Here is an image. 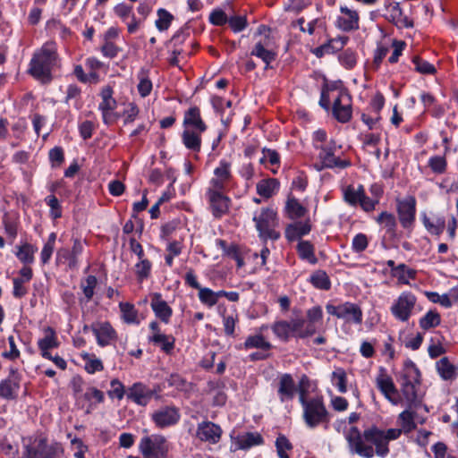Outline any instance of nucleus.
I'll list each match as a JSON object with an SVG mask.
<instances>
[{"label": "nucleus", "mask_w": 458, "mask_h": 458, "mask_svg": "<svg viewBox=\"0 0 458 458\" xmlns=\"http://www.w3.org/2000/svg\"><path fill=\"white\" fill-rule=\"evenodd\" d=\"M173 20L174 16L168 11L160 8L157 10L156 27L159 31H165L168 30Z\"/></svg>", "instance_id": "nucleus-51"}, {"label": "nucleus", "mask_w": 458, "mask_h": 458, "mask_svg": "<svg viewBox=\"0 0 458 458\" xmlns=\"http://www.w3.org/2000/svg\"><path fill=\"white\" fill-rule=\"evenodd\" d=\"M21 383V375L18 369L10 367L9 375L0 382V397L6 400L16 398Z\"/></svg>", "instance_id": "nucleus-21"}, {"label": "nucleus", "mask_w": 458, "mask_h": 458, "mask_svg": "<svg viewBox=\"0 0 458 458\" xmlns=\"http://www.w3.org/2000/svg\"><path fill=\"white\" fill-rule=\"evenodd\" d=\"M416 270L410 268L405 264L402 263L396 267L392 276L397 278L398 284H409L411 279L413 280L416 278Z\"/></svg>", "instance_id": "nucleus-41"}, {"label": "nucleus", "mask_w": 458, "mask_h": 458, "mask_svg": "<svg viewBox=\"0 0 458 458\" xmlns=\"http://www.w3.org/2000/svg\"><path fill=\"white\" fill-rule=\"evenodd\" d=\"M233 179L231 162L222 159L214 170L208 189L225 191Z\"/></svg>", "instance_id": "nucleus-17"}, {"label": "nucleus", "mask_w": 458, "mask_h": 458, "mask_svg": "<svg viewBox=\"0 0 458 458\" xmlns=\"http://www.w3.org/2000/svg\"><path fill=\"white\" fill-rule=\"evenodd\" d=\"M198 297L199 301L208 307H213L217 303L215 292L208 287H201L199 290Z\"/></svg>", "instance_id": "nucleus-53"}, {"label": "nucleus", "mask_w": 458, "mask_h": 458, "mask_svg": "<svg viewBox=\"0 0 458 458\" xmlns=\"http://www.w3.org/2000/svg\"><path fill=\"white\" fill-rule=\"evenodd\" d=\"M98 280L95 276H88L81 283V288L87 301H90L94 295V291L97 286Z\"/></svg>", "instance_id": "nucleus-60"}, {"label": "nucleus", "mask_w": 458, "mask_h": 458, "mask_svg": "<svg viewBox=\"0 0 458 458\" xmlns=\"http://www.w3.org/2000/svg\"><path fill=\"white\" fill-rule=\"evenodd\" d=\"M441 324V315L437 310H429L419 319L420 327L428 331Z\"/></svg>", "instance_id": "nucleus-36"}, {"label": "nucleus", "mask_w": 458, "mask_h": 458, "mask_svg": "<svg viewBox=\"0 0 458 458\" xmlns=\"http://www.w3.org/2000/svg\"><path fill=\"white\" fill-rule=\"evenodd\" d=\"M439 376L444 380H453L457 377V368L450 362L447 357L441 358L436 364Z\"/></svg>", "instance_id": "nucleus-34"}, {"label": "nucleus", "mask_w": 458, "mask_h": 458, "mask_svg": "<svg viewBox=\"0 0 458 458\" xmlns=\"http://www.w3.org/2000/svg\"><path fill=\"white\" fill-rule=\"evenodd\" d=\"M401 434V429L389 428L383 430L373 426L365 429V439L369 441L374 447V455L384 458L389 454V442L399 438Z\"/></svg>", "instance_id": "nucleus-8"}, {"label": "nucleus", "mask_w": 458, "mask_h": 458, "mask_svg": "<svg viewBox=\"0 0 458 458\" xmlns=\"http://www.w3.org/2000/svg\"><path fill=\"white\" fill-rule=\"evenodd\" d=\"M45 202L50 208V216L53 219H57L62 216V208L59 200L55 195H48L45 198Z\"/></svg>", "instance_id": "nucleus-59"}, {"label": "nucleus", "mask_w": 458, "mask_h": 458, "mask_svg": "<svg viewBox=\"0 0 458 458\" xmlns=\"http://www.w3.org/2000/svg\"><path fill=\"white\" fill-rule=\"evenodd\" d=\"M398 423L401 426L402 432L410 433L416 428L414 422V413L408 408L398 415Z\"/></svg>", "instance_id": "nucleus-43"}, {"label": "nucleus", "mask_w": 458, "mask_h": 458, "mask_svg": "<svg viewBox=\"0 0 458 458\" xmlns=\"http://www.w3.org/2000/svg\"><path fill=\"white\" fill-rule=\"evenodd\" d=\"M377 389L384 397L393 405L403 403L398 389L396 388L393 378L387 374L386 369L380 368L379 372L375 378Z\"/></svg>", "instance_id": "nucleus-13"}, {"label": "nucleus", "mask_w": 458, "mask_h": 458, "mask_svg": "<svg viewBox=\"0 0 458 458\" xmlns=\"http://www.w3.org/2000/svg\"><path fill=\"white\" fill-rule=\"evenodd\" d=\"M121 317L124 323L139 325L140 320L135 306L130 302H120Z\"/></svg>", "instance_id": "nucleus-37"}, {"label": "nucleus", "mask_w": 458, "mask_h": 458, "mask_svg": "<svg viewBox=\"0 0 458 458\" xmlns=\"http://www.w3.org/2000/svg\"><path fill=\"white\" fill-rule=\"evenodd\" d=\"M349 38L347 36H340L335 38H331L326 44H323L320 47L315 48L313 53L318 57H321L324 55L339 51L344 48Z\"/></svg>", "instance_id": "nucleus-31"}, {"label": "nucleus", "mask_w": 458, "mask_h": 458, "mask_svg": "<svg viewBox=\"0 0 458 458\" xmlns=\"http://www.w3.org/2000/svg\"><path fill=\"white\" fill-rule=\"evenodd\" d=\"M338 60L344 68L350 70L356 65L357 56L354 51L348 48L339 55Z\"/></svg>", "instance_id": "nucleus-58"}, {"label": "nucleus", "mask_w": 458, "mask_h": 458, "mask_svg": "<svg viewBox=\"0 0 458 458\" xmlns=\"http://www.w3.org/2000/svg\"><path fill=\"white\" fill-rule=\"evenodd\" d=\"M340 148V147H338ZM336 142L330 139L329 146L317 149L318 155L314 158L313 167L320 172L324 169H345L351 165V161L335 155Z\"/></svg>", "instance_id": "nucleus-7"}, {"label": "nucleus", "mask_w": 458, "mask_h": 458, "mask_svg": "<svg viewBox=\"0 0 458 458\" xmlns=\"http://www.w3.org/2000/svg\"><path fill=\"white\" fill-rule=\"evenodd\" d=\"M264 442L262 436L258 432H245L233 437L236 449L247 450Z\"/></svg>", "instance_id": "nucleus-28"}, {"label": "nucleus", "mask_w": 458, "mask_h": 458, "mask_svg": "<svg viewBox=\"0 0 458 458\" xmlns=\"http://www.w3.org/2000/svg\"><path fill=\"white\" fill-rule=\"evenodd\" d=\"M150 307L155 316L165 324H168L173 316V309L163 299L160 293H153L150 295Z\"/></svg>", "instance_id": "nucleus-26"}, {"label": "nucleus", "mask_w": 458, "mask_h": 458, "mask_svg": "<svg viewBox=\"0 0 458 458\" xmlns=\"http://www.w3.org/2000/svg\"><path fill=\"white\" fill-rule=\"evenodd\" d=\"M276 447L279 458H290L288 452L293 449V445L285 436L279 435L277 437Z\"/></svg>", "instance_id": "nucleus-50"}, {"label": "nucleus", "mask_w": 458, "mask_h": 458, "mask_svg": "<svg viewBox=\"0 0 458 458\" xmlns=\"http://www.w3.org/2000/svg\"><path fill=\"white\" fill-rule=\"evenodd\" d=\"M327 133L323 129L315 131L312 134V146L317 150L329 146Z\"/></svg>", "instance_id": "nucleus-55"}, {"label": "nucleus", "mask_w": 458, "mask_h": 458, "mask_svg": "<svg viewBox=\"0 0 458 458\" xmlns=\"http://www.w3.org/2000/svg\"><path fill=\"white\" fill-rule=\"evenodd\" d=\"M83 252V243L80 239H74L71 250L61 249L57 251V260L64 263L71 270L79 267V258Z\"/></svg>", "instance_id": "nucleus-22"}, {"label": "nucleus", "mask_w": 458, "mask_h": 458, "mask_svg": "<svg viewBox=\"0 0 458 458\" xmlns=\"http://www.w3.org/2000/svg\"><path fill=\"white\" fill-rule=\"evenodd\" d=\"M311 284L320 290H328L331 287V282L326 272L318 270L314 272L310 278Z\"/></svg>", "instance_id": "nucleus-48"}, {"label": "nucleus", "mask_w": 458, "mask_h": 458, "mask_svg": "<svg viewBox=\"0 0 458 458\" xmlns=\"http://www.w3.org/2000/svg\"><path fill=\"white\" fill-rule=\"evenodd\" d=\"M323 23L324 22L319 19H314L307 23L305 22L303 17L297 20V24L299 25L300 30L302 32H307L310 35L314 33L316 27H322Z\"/></svg>", "instance_id": "nucleus-62"}, {"label": "nucleus", "mask_w": 458, "mask_h": 458, "mask_svg": "<svg viewBox=\"0 0 458 458\" xmlns=\"http://www.w3.org/2000/svg\"><path fill=\"white\" fill-rule=\"evenodd\" d=\"M428 166L435 174H444L446 170L447 163L445 157L434 156L428 159Z\"/></svg>", "instance_id": "nucleus-56"}, {"label": "nucleus", "mask_w": 458, "mask_h": 458, "mask_svg": "<svg viewBox=\"0 0 458 458\" xmlns=\"http://www.w3.org/2000/svg\"><path fill=\"white\" fill-rule=\"evenodd\" d=\"M297 252L301 259L310 264H316L318 259L315 256V248L309 241H300L297 245Z\"/></svg>", "instance_id": "nucleus-42"}, {"label": "nucleus", "mask_w": 458, "mask_h": 458, "mask_svg": "<svg viewBox=\"0 0 458 458\" xmlns=\"http://www.w3.org/2000/svg\"><path fill=\"white\" fill-rule=\"evenodd\" d=\"M153 397L159 398L157 391L141 382L134 383L127 392V398L140 406L148 405Z\"/></svg>", "instance_id": "nucleus-20"}, {"label": "nucleus", "mask_w": 458, "mask_h": 458, "mask_svg": "<svg viewBox=\"0 0 458 458\" xmlns=\"http://www.w3.org/2000/svg\"><path fill=\"white\" fill-rule=\"evenodd\" d=\"M306 318H293L290 321H275L270 328L275 335L282 342H288L290 338L305 339L314 335L317 325L322 323L323 310L320 306H314L306 310Z\"/></svg>", "instance_id": "nucleus-1"}, {"label": "nucleus", "mask_w": 458, "mask_h": 458, "mask_svg": "<svg viewBox=\"0 0 458 458\" xmlns=\"http://www.w3.org/2000/svg\"><path fill=\"white\" fill-rule=\"evenodd\" d=\"M420 373L416 365L408 360L404 364V368L399 378L400 396L403 403L408 408H411L418 403L417 386L420 384Z\"/></svg>", "instance_id": "nucleus-5"}, {"label": "nucleus", "mask_w": 458, "mask_h": 458, "mask_svg": "<svg viewBox=\"0 0 458 458\" xmlns=\"http://www.w3.org/2000/svg\"><path fill=\"white\" fill-rule=\"evenodd\" d=\"M206 196L214 216L221 217L228 211L229 199L225 196V191L207 189Z\"/></svg>", "instance_id": "nucleus-23"}, {"label": "nucleus", "mask_w": 458, "mask_h": 458, "mask_svg": "<svg viewBox=\"0 0 458 458\" xmlns=\"http://www.w3.org/2000/svg\"><path fill=\"white\" fill-rule=\"evenodd\" d=\"M311 230L310 224L306 222H296L287 226L285 236L289 241H295L307 235Z\"/></svg>", "instance_id": "nucleus-33"}, {"label": "nucleus", "mask_w": 458, "mask_h": 458, "mask_svg": "<svg viewBox=\"0 0 458 458\" xmlns=\"http://www.w3.org/2000/svg\"><path fill=\"white\" fill-rule=\"evenodd\" d=\"M422 224L429 233L440 235L445 228V218L436 213H430L428 216L423 214Z\"/></svg>", "instance_id": "nucleus-29"}, {"label": "nucleus", "mask_w": 458, "mask_h": 458, "mask_svg": "<svg viewBox=\"0 0 458 458\" xmlns=\"http://www.w3.org/2000/svg\"><path fill=\"white\" fill-rule=\"evenodd\" d=\"M331 382L341 394L347 392V375L343 368H336L333 371Z\"/></svg>", "instance_id": "nucleus-46"}, {"label": "nucleus", "mask_w": 458, "mask_h": 458, "mask_svg": "<svg viewBox=\"0 0 458 458\" xmlns=\"http://www.w3.org/2000/svg\"><path fill=\"white\" fill-rule=\"evenodd\" d=\"M45 446V438L35 440L33 444H26L21 458H44L43 451Z\"/></svg>", "instance_id": "nucleus-40"}, {"label": "nucleus", "mask_w": 458, "mask_h": 458, "mask_svg": "<svg viewBox=\"0 0 458 458\" xmlns=\"http://www.w3.org/2000/svg\"><path fill=\"white\" fill-rule=\"evenodd\" d=\"M285 208L292 219L302 217L306 213V208L296 199H289Z\"/></svg>", "instance_id": "nucleus-49"}, {"label": "nucleus", "mask_w": 458, "mask_h": 458, "mask_svg": "<svg viewBox=\"0 0 458 458\" xmlns=\"http://www.w3.org/2000/svg\"><path fill=\"white\" fill-rule=\"evenodd\" d=\"M270 29L265 25H260L258 28V30L255 36H262L264 38L259 39L255 46L253 47L250 55H254L262 60V62L266 64L265 69H268L270 67V64L274 62L276 58V52L274 49V42L272 38L269 37Z\"/></svg>", "instance_id": "nucleus-9"}, {"label": "nucleus", "mask_w": 458, "mask_h": 458, "mask_svg": "<svg viewBox=\"0 0 458 458\" xmlns=\"http://www.w3.org/2000/svg\"><path fill=\"white\" fill-rule=\"evenodd\" d=\"M352 114V98L345 90H339L333 102V114L340 123H347L351 120Z\"/></svg>", "instance_id": "nucleus-18"}, {"label": "nucleus", "mask_w": 458, "mask_h": 458, "mask_svg": "<svg viewBox=\"0 0 458 458\" xmlns=\"http://www.w3.org/2000/svg\"><path fill=\"white\" fill-rule=\"evenodd\" d=\"M43 336L38 341V347L43 358H52L49 350L57 348L59 341L55 330L51 327H46L42 330Z\"/></svg>", "instance_id": "nucleus-27"}, {"label": "nucleus", "mask_w": 458, "mask_h": 458, "mask_svg": "<svg viewBox=\"0 0 458 458\" xmlns=\"http://www.w3.org/2000/svg\"><path fill=\"white\" fill-rule=\"evenodd\" d=\"M113 94L114 90L109 85L102 88L100 91L101 102L98 104V109L101 111L103 122L106 124L114 123L117 119V115L114 114L117 102L113 98Z\"/></svg>", "instance_id": "nucleus-16"}, {"label": "nucleus", "mask_w": 458, "mask_h": 458, "mask_svg": "<svg viewBox=\"0 0 458 458\" xmlns=\"http://www.w3.org/2000/svg\"><path fill=\"white\" fill-rule=\"evenodd\" d=\"M139 447L145 458H152L157 452L158 444L151 437H144L141 438Z\"/></svg>", "instance_id": "nucleus-47"}, {"label": "nucleus", "mask_w": 458, "mask_h": 458, "mask_svg": "<svg viewBox=\"0 0 458 458\" xmlns=\"http://www.w3.org/2000/svg\"><path fill=\"white\" fill-rule=\"evenodd\" d=\"M280 182L276 178L260 180L257 185V193L264 199H269L279 191Z\"/></svg>", "instance_id": "nucleus-32"}, {"label": "nucleus", "mask_w": 458, "mask_h": 458, "mask_svg": "<svg viewBox=\"0 0 458 458\" xmlns=\"http://www.w3.org/2000/svg\"><path fill=\"white\" fill-rule=\"evenodd\" d=\"M17 248L16 257L21 262L24 264H31L34 262V254L38 250L37 247L25 242Z\"/></svg>", "instance_id": "nucleus-45"}, {"label": "nucleus", "mask_w": 458, "mask_h": 458, "mask_svg": "<svg viewBox=\"0 0 458 458\" xmlns=\"http://www.w3.org/2000/svg\"><path fill=\"white\" fill-rule=\"evenodd\" d=\"M341 15L335 21V26L343 31H352L359 29L360 16L357 11L346 6L340 7Z\"/></svg>", "instance_id": "nucleus-24"}, {"label": "nucleus", "mask_w": 458, "mask_h": 458, "mask_svg": "<svg viewBox=\"0 0 458 458\" xmlns=\"http://www.w3.org/2000/svg\"><path fill=\"white\" fill-rule=\"evenodd\" d=\"M425 294L431 302L439 303L446 309L451 308L453 305L449 295L446 293L440 295L436 292H426Z\"/></svg>", "instance_id": "nucleus-61"}, {"label": "nucleus", "mask_w": 458, "mask_h": 458, "mask_svg": "<svg viewBox=\"0 0 458 458\" xmlns=\"http://www.w3.org/2000/svg\"><path fill=\"white\" fill-rule=\"evenodd\" d=\"M376 221L383 225L388 232H394L396 228V220L393 214L384 211L377 217Z\"/></svg>", "instance_id": "nucleus-54"}, {"label": "nucleus", "mask_w": 458, "mask_h": 458, "mask_svg": "<svg viewBox=\"0 0 458 458\" xmlns=\"http://www.w3.org/2000/svg\"><path fill=\"white\" fill-rule=\"evenodd\" d=\"M91 330L99 346L105 347L116 340L117 334L109 322H98L91 326Z\"/></svg>", "instance_id": "nucleus-25"}, {"label": "nucleus", "mask_w": 458, "mask_h": 458, "mask_svg": "<svg viewBox=\"0 0 458 458\" xmlns=\"http://www.w3.org/2000/svg\"><path fill=\"white\" fill-rule=\"evenodd\" d=\"M417 302V296L413 293L403 291L393 301L390 312L396 320L407 322L413 315Z\"/></svg>", "instance_id": "nucleus-10"}, {"label": "nucleus", "mask_w": 458, "mask_h": 458, "mask_svg": "<svg viewBox=\"0 0 458 458\" xmlns=\"http://www.w3.org/2000/svg\"><path fill=\"white\" fill-rule=\"evenodd\" d=\"M64 454V448L59 443H53L51 445H47V440L45 439V446L43 451L44 458H61Z\"/></svg>", "instance_id": "nucleus-57"}, {"label": "nucleus", "mask_w": 458, "mask_h": 458, "mask_svg": "<svg viewBox=\"0 0 458 458\" xmlns=\"http://www.w3.org/2000/svg\"><path fill=\"white\" fill-rule=\"evenodd\" d=\"M59 56L54 41H47L37 49L30 62L29 72L41 82L52 80V71L58 66Z\"/></svg>", "instance_id": "nucleus-2"}, {"label": "nucleus", "mask_w": 458, "mask_h": 458, "mask_svg": "<svg viewBox=\"0 0 458 458\" xmlns=\"http://www.w3.org/2000/svg\"><path fill=\"white\" fill-rule=\"evenodd\" d=\"M416 206L417 201L412 195L396 199V212L399 222L403 228L409 229L413 226L416 220Z\"/></svg>", "instance_id": "nucleus-14"}, {"label": "nucleus", "mask_w": 458, "mask_h": 458, "mask_svg": "<svg viewBox=\"0 0 458 458\" xmlns=\"http://www.w3.org/2000/svg\"><path fill=\"white\" fill-rule=\"evenodd\" d=\"M296 387L293 377L290 374H284L280 377L278 386V395L281 402L292 400L295 394Z\"/></svg>", "instance_id": "nucleus-30"}, {"label": "nucleus", "mask_w": 458, "mask_h": 458, "mask_svg": "<svg viewBox=\"0 0 458 458\" xmlns=\"http://www.w3.org/2000/svg\"><path fill=\"white\" fill-rule=\"evenodd\" d=\"M244 348L249 349H261L264 351H269L273 348L270 342L266 340L262 334H255L249 335L244 342Z\"/></svg>", "instance_id": "nucleus-39"}, {"label": "nucleus", "mask_w": 458, "mask_h": 458, "mask_svg": "<svg viewBox=\"0 0 458 458\" xmlns=\"http://www.w3.org/2000/svg\"><path fill=\"white\" fill-rule=\"evenodd\" d=\"M157 428H165L176 425L180 419V410L174 405H166L155 410L150 414Z\"/></svg>", "instance_id": "nucleus-15"}, {"label": "nucleus", "mask_w": 458, "mask_h": 458, "mask_svg": "<svg viewBox=\"0 0 458 458\" xmlns=\"http://www.w3.org/2000/svg\"><path fill=\"white\" fill-rule=\"evenodd\" d=\"M363 192L364 188L362 185H359L356 189L352 186H348L344 191V199L352 206L357 205Z\"/></svg>", "instance_id": "nucleus-52"}, {"label": "nucleus", "mask_w": 458, "mask_h": 458, "mask_svg": "<svg viewBox=\"0 0 458 458\" xmlns=\"http://www.w3.org/2000/svg\"><path fill=\"white\" fill-rule=\"evenodd\" d=\"M84 398L91 403L90 406L105 401L104 393L96 387H89L84 394Z\"/></svg>", "instance_id": "nucleus-64"}, {"label": "nucleus", "mask_w": 458, "mask_h": 458, "mask_svg": "<svg viewBox=\"0 0 458 458\" xmlns=\"http://www.w3.org/2000/svg\"><path fill=\"white\" fill-rule=\"evenodd\" d=\"M151 270L152 263L146 258L139 259L138 262L134 265V271L137 280L140 283L149 278Z\"/></svg>", "instance_id": "nucleus-44"}, {"label": "nucleus", "mask_w": 458, "mask_h": 458, "mask_svg": "<svg viewBox=\"0 0 458 458\" xmlns=\"http://www.w3.org/2000/svg\"><path fill=\"white\" fill-rule=\"evenodd\" d=\"M327 312L339 319H344L346 322H352L360 325L363 319V313L361 308L353 302L345 301L338 305L327 303L326 305Z\"/></svg>", "instance_id": "nucleus-11"}, {"label": "nucleus", "mask_w": 458, "mask_h": 458, "mask_svg": "<svg viewBox=\"0 0 458 458\" xmlns=\"http://www.w3.org/2000/svg\"><path fill=\"white\" fill-rule=\"evenodd\" d=\"M345 437L352 454L364 458H372L374 456V447L369 441L365 439V430L363 433H360L358 428L352 427L347 431Z\"/></svg>", "instance_id": "nucleus-12"}, {"label": "nucleus", "mask_w": 458, "mask_h": 458, "mask_svg": "<svg viewBox=\"0 0 458 458\" xmlns=\"http://www.w3.org/2000/svg\"><path fill=\"white\" fill-rule=\"evenodd\" d=\"M81 357L84 361V369L89 374H94L104 369L102 360L99 358H98L94 353L82 352L81 354Z\"/></svg>", "instance_id": "nucleus-38"}, {"label": "nucleus", "mask_w": 458, "mask_h": 458, "mask_svg": "<svg viewBox=\"0 0 458 458\" xmlns=\"http://www.w3.org/2000/svg\"><path fill=\"white\" fill-rule=\"evenodd\" d=\"M182 126V144L189 150L199 152L202 142L201 134L207 131L208 126L201 117L199 107L191 106L185 111Z\"/></svg>", "instance_id": "nucleus-3"}, {"label": "nucleus", "mask_w": 458, "mask_h": 458, "mask_svg": "<svg viewBox=\"0 0 458 458\" xmlns=\"http://www.w3.org/2000/svg\"><path fill=\"white\" fill-rule=\"evenodd\" d=\"M252 220L262 240H277L280 237V233L276 230L278 225L277 213L273 208H262L256 211Z\"/></svg>", "instance_id": "nucleus-6"}, {"label": "nucleus", "mask_w": 458, "mask_h": 458, "mask_svg": "<svg viewBox=\"0 0 458 458\" xmlns=\"http://www.w3.org/2000/svg\"><path fill=\"white\" fill-rule=\"evenodd\" d=\"M149 342L160 347L166 354H170L174 349L175 339L171 335L157 334L148 338Z\"/></svg>", "instance_id": "nucleus-35"}, {"label": "nucleus", "mask_w": 458, "mask_h": 458, "mask_svg": "<svg viewBox=\"0 0 458 458\" xmlns=\"http://www.w3.org/2000/svg\"><path fill=\"white\" fill-rule=\"evenodd\" d=\"M300 403L302 407V418L307 427L314 428L329 423L330 413L322 396L306 398L302 393L300 395Z\"/></svg>", "instance_id": "nucleus-4"}, {"label": "nucleus", "mask_w": 458, "mask_h": 458, "mask_svg": "<svg viewBox=\"0 0 458 458\" xmlns=\"http://www.w3.org/2000/svg\"><path fill=\"white\" fill-rule=\"evenodd\" d=\"M222 434L219 425L205 420L198 424L195 436L201 442L216 445L221 440Z\"/></svg>", "instance_id": "nucleus-19"}, {"label": "nucleus", "mask_w": 458, "mask_h": 458, "mask_svg": "<svg viewBox=\"0 0 458 458\" xmlns=\"http://www.w3.org/2000/svg\"><path fill=\"white\" fill-rule=\"evenodd\" d=\"M48 158L52 167H59L64 161V150L61 147H55L49 150Z\"/></svg>", "instance_id": "nucleus-63"}]
</instances>
